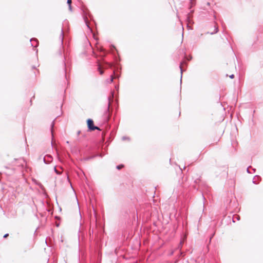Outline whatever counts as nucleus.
<instances>
[{
	"label": "nucleus",
	"mask_w": 263,
	"mask_h": 263,
	"mask_svg": "<svg viewBox=\"0 0 263 263\" xmlns=\"http://www.w3.org/2000/svg\"><path fill=\"white\" fill-rule=\"evenodd\" d=\"M214 18H216V16L215 15V14H214Z\"/></svg>",
	"instance_id": "nucleus-29"
},
{
	"label": "nucleus",
	"mask_w": 263,
	"mask_h": 263,
	"mask_svg": "<svg viewBox=\"0 0 263 263\" xmlns=\"http://www.w3.org/2000/svg\"><path fill=\"white\" fill-rule=\"evenodd\" d=\"M63 37H64V32H63V28H62L61 34L60 35V39L61 40V43L62 46L63 45Z\"/></svg>",
	"instance_id": "nucleus-8"
},
{
	"label": "nucleus",
	"mask_w": 263,
	"mask_h": 263,
	"mask_svg": "<svg viewBox=\"0 0 263 263\" xmlns=\"http://www.w3.org/2000/svg\"><path fill=\"white\" fill-rule=\"evenodd\" d=\"M260 179H261V178L260 176H259L258 175H256L255 176H254V177L253 179V183L254 184H257L258 183V182H259Z\"/></svg>",
	"instance_id": "nucleus-7"
},
{
	"label": "nucleus",
	"mask_w": 263,
	"mask_h": 263,
	"mask_svg": "<svg viewBox=\"0 0 263 263\" xmlns=\"http://www.w3.org/2000/svg\"><path fill=\"white\" fill-rule=\"evenodd\" d=\"M53 160L52 157L50 155H46L43 159L44 162L45 164H49Z\"/></svg>",
	"instance_id": "nucleus-4"
},
{
	"label": "nucleus",
	"mask_w": 263,
	"mask_h": 263,
	"mask_svg": "<svg viewBox=\"0 0 263 263\" xmlns=\"http://www.w3.org/2000/svg\"><path fill=\"white\" fill-rule=\"evenodd\" d=\"M87 124L89 131H93L96 129L100 130L99 127L94 125L93 121L91 119H87Z\"/></svg>",
	"instance_id": "nucleus-3"
},
{
	"label": "nucleus",
	"mask_w": 263,
	"mask_h": 263,
	"mask_svg": "<svg viewBox=\"0 0 263 263\" xmlns=\"http://www.w3.org/2000/svg\"><path fill=\"white\" fill-rule=\"evenodd\" d=\"M122 139L123 140H130V138L129 137H126V136L123 137Z\"/></svg>",
	"instance_id": "nucleus-19"
},
{
	"label": "nucleus",
	"mask_w": 263,
	"mask_h": 263,
	"mask_svg": "<svg viewBox=\"0 0 263 263\" xmlns=\"http://www.w3.org/2000/svg\"><path fill=\"white\" fill-rule=\"evenodd\" d=\"M57 58H59V60H60L62 62V66L63 68V73L64 74L65 79H67V69L65 63L66 57L64 53V50L60 48L57 52Z\"/></svg>",
	"instance_id": "nucleus-1"
},
{
	"label": "nucleus",
	"mask_w": 263,
	"mask_h": 263,
	"mask_svg": "<svg viewBox=\"0 0 263 263\" xmlns=\"http://www.w3.org/2000/svg\"><path fill=\"white\" fill-rule=\"evenodd\" d=\"M247 172L248 173H251V172L249 170V167L247 168Z\"/></svg>",
	"instance_id": "nucleus-24"
},
{
	"label": "nucleus",
	"mask_w": 263,
	"mask_h": 263,
	"mask_svg": "<svg viewBox=\"0 0 263 263\" xmlns=\"http://www.w3.org/2000/svg\"><path fill=\"white\" fill-rule=\"evenodd\" d=\"M80 131H79V132H78V134H80Z\"/></svg>",
	"instance_id": "nucleus-28"
},
{
	"label": "nucleus",
	"mask_w": 263,
	"mask_h": 263,
	"mask_svg": "<svg viewBox=\"0 0 263 263\" xmlns=\"http://www.w3.org/2000/svg\"><path fill=\"white\" fill-rule=\"evenodd\" d=\"M124 167V165L123 164H120V165H118L116 166V168L118 169V170H120L122 168H123Z\"/></svg>",
	"instance_id": "nucleus-16"
},
{
	"label": "nucleus",
	"mask_w": 263,
	"mask_h": 263,
	"mask_svg": "<svg viewBox=\"0 0 263 263\" xmlns=\"http://www.w3.org/2000/svg\"><path fill=\"white\" fill-rule=\"evenodd\" d=\"M202 197H203V198L204 199H205V198H204V197L203 195H202Z\"/></svg>",
	"instance_id": "nucleus-31"
},
{
	"label": "nucleus",
	"mask_w": 263,
	"mask_h": 263,
	"mask_svg": "<svg viewBox=\"0 0 263 263\" xmlns=\"http://www.w3.org/2000/svg\"><path fill=\"white\" fill-rule=\"evenodd\" d=\"M108 103L107 106L105 109L104 114L103 118L105 120L108 121L110 117V112H109V108L110 106V98L109 97L107 98Z\"/></svg>",
	"instance_id": "nucleus-2"
},
{
	"label": "nucleus",
	"mask_w": 263,
	"mask_h": 263,
	"mask_svg": "<svg viewBox=\"0 0 263 263\" xmlns=\"http://www.w3.org/2000/svg\"><path fill=\"white\" fill-rule=\"evenodd\" d=\"M214 30L213 32H207L206 33V34H214L218 32V27L217 26V25H216V23L214 22Z\"/></svg>",
	"instance_id": "nucleus-6"
},
{
	"label": "nucleus",
	"mask_w": 263,
	"mask_h": 263,
	"mask_svg": "<svg viewBox=\"0 0 263 263\" xmlns=\"http://www.w3.org/2000/svg\"><path fill=\"white\" fill-rule=\"evenodd\" d=\"M114 76L111 75L109 79L106 80V82L108 83H111L113 82Z\"/></svg>",
	"instance_id": "nucleus-11"
},
{
	"label": "nucleus",
	"mask_w": 263,
	"mask_h": 263,
	"mask_svg": "<svg viewBox=\"0 0 263 263\" xmlns=\"http://www.w3.org/2000/svg\"><path fill=\"white\" fill-rule=\"evenodd\" d=\"M35 68H36V67L35 66H32V69H35Z\"/></svg>",
	"instance_id": "nucleus-26"
},
{
	"label": "nucleus",
	"mask_w": 263,
	"mask_h": 263,
	"mask_svg": "<svg viewBox=\"0 0 263 263\" xmlns=\"http://www.w3.org/2000/svg\"><path fill=\"white\" fill-rule=\"evenodd\" d=\"M67 3L68 5H71L72 0H67Z\"/></svg>",
	"instance_id": "nucleus-20"
},
{
	"label": "nucleus",
	"mask_w": 263,
	"mask_h": 263,
	"mask_svg": "<svg viewBox=\"0 0 263 263\" xmlns=\"http://www.w3.org/2000/svg\"><path fill=\"white\" fill-rule=\"evenodd\" d=\"M214 234H213L211 235V236L210 237V240H211V239L212 238V237L214 236Z\"/></svg>",
	"instance_id": "nucleus-25"
},
{
	"label": "nucleus",
	"mask_w": 263,
	"mask_h": 263,
	"mask_svg": "<svg viewBox=\"0 0 263 263\" xmlns=\"http://www.w3.org/2000/svg\"><path fill=\"white\" fill-rule=\"evenodd\" d=\"M98 70L100 74H102L104 72L103 70L101 69V66L100 64L98 65Z\"/></svg>",
	"instance_id": "nucleus-12"
},
{
	"label": "nucleus",
	"mask_w": 263,
	"mask_h": 263,
	"mask_svg": "<svg viewBox=\"0 0 263 263\" xmlns=\"http://www.w3.org/2000/svg\"><path fill=\"white\" fill-rule=\"evenodd\" d=\"M8 235H9V234H8V233H7V234H5V235H4L3 237H4V238H6V237H7L8 236Z\"/></svg>",
	"instance_id": "nucleus-21"
},
{
	"label": "nucleus",
	"mask_w": 263,
	"mask_h": 263,
	"mask_svg": "<svg viewBox=\"0 0 263 263\" xmlns=\"http://www.w3.org/2000/svg\"><path fill=\"white\" fill-rule=\"evenodd\" d=\"M68 7H69V9L70 11H72L71 5H68Z\"/></svg>",
	"instance_id": "nucleus-22"
},
{
	"label": "nucleus",
	"mask_w": 263,
	"mask_h": 263,
	"mask_svg": "<svg viewBox=\"0 0 263 263\" xmlns=\"http://www.w3.org/2000/svg\"><path fill=\"white\" fill-rule=\"evenodd\" d=\"M230 78L231 79H233L234 78V75L233 74L230 76Z\"/></svg>",
	"instance_id": "nucleus-23"
},
{
	"label": "nucleus",
	"mask_w": 263,
	"mask_h": 263,
	"mask_svg": "<svg viewBox=\"0 0 263 263\" xmlns=\"http://www.w3.org/2000/svg\"><path fill=\"white\" fill-rule=\"evenodd\" d=\"M255 170H255V168H253V171L254 172H255Z\"/></svg>",
	"instance_id": "nucleus-27"
},
{
	"label": "nucleus",
	"mask_w": 263,
	"mask_h": 263,
	"mask_svg": "<svg viewBox=\"0 0 263 263\" xmlns=\"http://www.w3.org/2000/svg\"><path fill=\"white\" fill-rule=\"evenodd\" d=\"M54 171L55 173L57 174H58V175L60 174V172H59L57 170V168H56V167H55V166H54Z\"/></svg>",
	"instance_id": "nucleus-18"
},
{
	"label": "nucleus",
	"mask_w": 263,
	"mask_h": 263,
	"mask_svg": "<svg viewBox=\"0 0 263 263\" xmlns=\"http://www.w3.org/2000/svg\"><path fill=\"white\" fill-rule=\"evenodd\" d=\"M240 219V216L239 215H234L232 218L233 222H235L236 220H239Z\"/></svg>",
	"instance_id": "nucleus-10"
},
{
	"label": "nucleus",
	"mask_w": 263,
	"mask_h": 263,
	"mask_svg": "<svg viewBox=\"0 0 263 263\" xmlns=\"http://www.w3.org/2000/svg\"><path fill=\"white\" fill-rule=\"evenodd\" d=\"M190 3H191L190 8H191L193 6L195 5V4L193 0H190Z\"/></svg>",
	"instance_id": "nucleus-17"
},
{
	"label": "nucleus",
	"mask_w": 263,
	"mask_h": 263,
	"mask_svg": "<svg viewBox=\"0 0 263 263\" xmlns=\"http://www.w3.org/2000/svg\"><path fill=\"white\" fill-rule=\"evenodd\" d=\"M96 157V156H91V157H85L84 158V160H85V161H88L91 159H92L93 158H95Z\"/></svg>",
	"instance_id": "nucleus-15"
},
{
	"label": "nucleus",
	"mask_w": 263,
	"mask_h": 263,
	"mask_svg": "<svg viewBox=\"0 0 263 263\" xmlns=\"http://www.w3.org/2000/svg\"><path fill=\"white\" fill-rule=\"evenodd\" d=\"M182 62H181L180 63V66H179V68L180 69V71H181V79H180V81L181 82L182 81Z\"/></svg>",
	"instance_id": "nucleus-14"
},
{
	"label": "nucleus",
	"mask_w": 263,
	"mask_h": 263,
	"mask_svg": "<svg viewBox=\"0 0 263 263\" xmlns=\"http://www.w3.org/2000/svg\"><path fill=\"white\" fill-rule=\"evenodd\" d=\"M84 21H85V24L87 27V28L90 31H92V30L90 28V27L89 26V23H88V20H87V18L86 17H84Z\"/></svg>",
	"instance_id": "nucleus-9"
},
{
	"label": "nucleus",
	"mask_w": 263,
	"mask_h": 263,
	"mask_svg": "<svg viewBox=\"0 0 263 263\" xmlns=\"http://www.w3.org/2000/svg\"><path fill=\"white\" fill-rule=\"evenodd\" d=\"M54 125V120L52 122L51 124V133L52 134V136H53V128Z\"/></svg>",
	"instance_id": "nucleus-13"
},
{
	"label": "nucleus",
	"mask_w": 263,
	"mask_h": 263,
	"mask_svg": "<svg viewBox=\"0 0 263 263\" xmlns=\"http://www.w3.org/2000/svg\"><path fill=\"white\" fill-rule=\"evenodd\" d=\"M195 183H197V180L195 181Z\"/></svg>",
	"instance_id": "nucleus-30"
},
{
	"label": "nucleus",
	"mask_w": 263,
	"mask_h": 263,
	"mask_svg": "<svg viewBox=\"0 0 263 263\" xmlns=\"http://www.w3.org/2000/svg\"><path fill=\"white\" fill-rule=\"evenodd\" d=\"M31 46L33 47H36L39 45V42L37 39L35 38H32L30 40Z\"/></svg>",
	"instance_id": "nucleus-5"
}]
</instances>
